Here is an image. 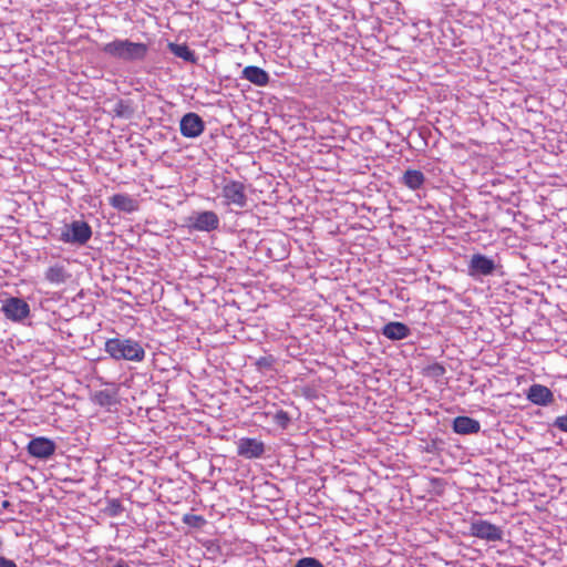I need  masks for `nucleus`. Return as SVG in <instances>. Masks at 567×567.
Here are the masks:
<instances>
[{
    "instance_id": "f257e3e1",
    "label": "nucleus",
    "mask_w": 567,
    "mask_h": 567,
    "mask_svg": "<svg viewBox=\"0 0 567 567\" xmlns=\"http://www.w3.org/2000/svg\"><path fill=\"white\" fill-rule=\"evenodd\" d=\"M148 53V47L128 39H115L109 42V55L126 63L142 62Z\"/></svg>"
},
{
    "instance_id": "f03ea898",
    "label": "nucleus",
    "mask_w": 567,
    "mask_h": 567,
    "mask_svg": "<svg viewBox=\"0 0 567 567\" xmlns=\"http://www.w3.org/2000/svg\"><path fill=\"white\" fill-rule=\"evenodd\" d=\"M109 357L115 360L141 362L145 358V350L136 340L109 338Z\"/></svg>"
},
{
    "instance_id": "7ed1b4c3",
    "label": "nucleus",
    "mask_w": 567,
    "mask_h": 567,
    "mask_svg": "<svg viewBox=\"0 0 567 567\" xmlns=\"http://www.w3.org/2000/svg\"><path fill=\"white\" fill-rule=\"evenodd\" d=\"M220 219L213 210L194 212L186 218V226L189 230L210 233L219 228Z\"/></svg>"
},
{
    "instance_id": "20e7f679",
    "label": "nucleus",
    "mask_w": 567,
    "mask_h": 567,
    "mask_svg": "<svg viewBox=\"0 0 567 567\" xmlns=\"http://www.w3.org/2000/svg\"><path fill=\"white\" fill-rule=\"evenodd\" d=\"M128 393V386L124 384H116L109 382V414L116 413V420L120 419V414L123 416L127 415V403L128 400L125 394ZM112 421L111 415H109V422Z\"/></svg>"
},
{
    "instance_id": "39448f33",
    "label": "nucleus",
    "mask_w": 567,
    "mask_h": 567,
    "mask_svg": "<svg viewBox=\"0 0 567 567\" xmlns=\"http://www.w3.org/2000/svg\"><path fill=\"white\" fill-rule=\"evenodd\" d=\"M470 535L486 542H499L503 539L501 526L485 519H473L470 523Z\"/></svg>"
},
{
    "instance_id": "423d86ee",
    "label": "nucleus",
    "mask_w": 567,
    "mask_h": 567,
    "mask_svg": "<svg viewBox=\"0 0 567 567\" xmlns=\"http://www.w3.org/2000/svg\"><path fill=\"white\" fill-rule=\"evenodd\" d=\"M92 235L91 227L82 220L66 224L61 233V240L72 244H85Z\"/></svg>"
},
{
    "instance_id": "0eeeda50",
    "label": "nucleus",
    "mask_w": 567,
    "mask_h": 567,
    "mask_svg": "<svg viewBox=\"0 0 567 567\" xmlns=\"http://www.w3.org/2000/svg\"><path fill=\"white\" fill-rule=\"evenodd\" d=\"M221 195L225 198V205L245 208L247 206L246 187L241 182L229 181L223 186Z\"/></svg>"
},
{
    "instance_id": "6e6552de",
    "label": "nucleus",
    "mask_w": 567,
    "mask_h": 567,
    "mask_svg": "<svg viewBox=\"0 0 567 567\" xmlns=\"http://www.w3.org/2000/svg\"><path fill=\"white\" fill-rule=\"evenodd\" d=\"M496 268L497 265L494 258L487 257L483 254L472 255L467 266L468 275L473 278L492 276Z\"/></svg>"
},
{
    "instance_id": "1a4fd4ad",
    "label": "nucleus",
    "mask_w": 567,
    "mask_h": 567,
    "mask_svg": "<svg viewBox=\"0 0 567 567\" xmlns=\"http://www.w3.org/2000/svg\"><path fill=\"white\" fill-rule=\"evenodd\" d=\"M179 131L186 138H196L205 131V122L197 113L188 112L179 121Z\"/></svg>"
},
{
    "instance_id": "9d476101",
    "label": "nucleus",
    "mask_w": 567,
    "mask_h": 567,
    "mask_svg": "<svg viewBox=\"0 0 567 567\" xmlns=\"http://www.w3.org/2000/svg\"><path fill=\"white\" fill-rule=\"evenodd\" d=\"M2 311L7 319L12 321H22L29 316L30 307L23 299L10 297L4 301Z\"/></svg>"
},
{
    "instance_id": "9b49d317",
    "label": "nucleus",
    "mask_w": 567,
    "mask_h": 567,
    "mask_svg": "<svg viewBox=\"0 0 567 567\" xmlns=\"http://www.w3.org/2000/svg\"><path fill=\"white\" fill-rule=\"evenodd\" d=\"M265 451V443L255 437H241L237 442V454L248 460L261 457Z\"/></svg>"
},
{
    "instance_id": "f8f14e48",
    "label": "nucleus",
    "mask_w": 567,
    "mask_h": 567,
    "mask_svg": "<svg viewBox=\"0 0 567 567\" xmlns=\"http://www.w3.org/2000/svg\"><path fill=\"white\" fill-rule=\"evenodd\" d=\"M56 450L55 443L44 436L32 439L27 446L28 453L37 458L47 460L51 457Z\"/></svg>"
},
{
    "instance_id": "ddd939ff",
    "label": "nucleus",
    "mask_w": 567,
    "mask_h": 567,
    "mask_svg": "<svg viewBox=\"0 0 567 567\" xmlns=\"http://www.w3.org/2000/svg\"><path fill=\"white\" fill-rule=\"evenodd\" d=\"M110 204L124 214H132L140 209L138 198L128 194H114L110 198Z\"/></svg>"
},
{
    "instance_id": "4468645a",
    "label": "nucleus",
    "mask_w": 567,
    "mask_h": 567,
    "mask_svg": "<svg viewBox=\"0 0 567 567\" xmlns=\"http://www.w3.org/2000/svg\"><path fill=\"white\" fill-rule=\"evenodd\" d=\"M109 310L115 313L117 310L122 313L121 320L126 328H133L136 323V318L133 316L134 308L127 302H121L114 297L109 296Z\"/></svg>"
},
{
    "instance_id": "2eb2a0df",
    "label": "nucleus",
    "mask_w": 567,
    "mask_h": 567,
    "mask_svg": "<svg viewBox=\"0 0 567 567\" xmlns=\"http://www.w3.org/2000/svg\"><path fill=\"white\" fill-rule=\"evenodd\" d=\"M381 333L391 341H400L411 334V329L403 322L391 321L382 327Z\"/></svg>"
},
{
    "instance_id": "dca6fc26",
    "label": "nucleus",
    "mask_w": 567,
    "mask_h": 567,
    "mask_svg": "<svg viewBox=\"0 0 567 567\" xmlns=\"http://www.w3.org/2000/svg\"><path fill=\"white\" fill-rule=\"evenodd\" d=\"M527 399L536 405L546 406L554 401V394L545 385L533 384L528 389Z\"/></svg>"
},
{
    "instance_id": "f3484780",
    "label": "nucleus",
    "mask_w": 567,
    "mask_h": 567,
    "mask_svg": "<svg viewBox=\"0 0 567 567\" xmlns=\"http://www.w3.org/2000/svg\"><path fill=\"white\" fill-rule=\"evenodd\" d=\"M480 430V422L470 416H457L453 420V431L457 434H476Z\"/></svg>"
},
{
    "instance_id": "a211bd4d",
    "label": "nucleus",
    "mask_w": 567,
    "mask_h": 567,
    "mask_svg": "<svg viewBox=\"0 0 567 567\" xmlns=\"http://www.w3.org/2000/svg\"><path fill=\"white\" fill-rule=\"evenodd\" d=\"M241 78L257 86H265L269 83V74L261 68L255 65L246 66L241 72Z\"/></svg>"
},
{
    "instance_id": "6ab92c4d",
    "label": "nucleus",
    "mask_w": 567,
    "mask_h": 567,
    "mask_svg": "<svg viewBox=\"0 0 567 567\" xmlns=\"http://www.w3.org/2000/svg\"><path fill=\"white\" fill-rule=\"evenodd\" d=\"M402 183L411 190L420 189L425 183L424 174L419 169H408L402 176Z\"/></svg>"
},
{
    "instance_id": "aec40b11",
    "label": "nucleus",
    "mask_w": 567,
    "mask_h": 567,
    "mask_svg": "<svg viewBox=\"0 0 567 567\" xmlns=\"http://www.w3.org/2000/svg\"><path fill=\"white\" fill-rule=\"evenodd\" d=\"M44 277L51 284L61 285L66 282L71 275L63 265L56 264L47 269Z\"/></svg>"
},
{
    "instance_id": "412c9836",
    "label": "nucleus",
    "mask_w": 567,
    "mask_h": 567,
    "mask_svg": "<svg viewBox=\"0 0 567 567\" xmlns=\"http://www.w3.org/2000/svg\"><path fill=\"white\" fill-rule=\"evenodd\" d=\"M112 111L115 117L131 118L135 111L134 103L131 99H117Z\"/></svg>"
},
{
    "instance_id": "4be33fe9",
    "label": "nucleus",
    "mask_w": 567,
    "mask_h": 567,
    "mask_svg": "<svg viewBox=\"0 0 567 567\" xmlns=\"http://www.w3.org/2000/svg\"><path fill=\"white\" fill-rule=\"evenodd\" d=\"M114 533V547L121 548V543L118 542L121 538H127L131 533V527L127 524H118L111 522L109 524V537H111Z\"/></svg>"
},
{
    "instance_id": "5701e85b",
    "label": "nucleus",
    "mask_w": 567,
    "mask_h": 567,
    "mask_svg": "<svg viewBox=\"0 0 567 567\" xmlns=\"http://www.w3.org/2000/svg\"><path fill=\"white\" fill-rule=\"evenodd\" d=\"M169 51L177 58L183 59L186 62L195 63L196 55L194 51H192L187 44H178V43H168Z\"/></svg>"
},
{
    "instance_id": "b1692460",
    "label": "nucleus",
    "mask_w": 567,
    "mask_h": 567,
    "mask_svg": "<svg viewBox=\"0 0 567 567\" xmlns=\"http://www.w3.org/2000/svg\"><path fill=\"white\" fill-rule=\"evenodd\" d=\"M272 421L280 429L286 430L289 426L290 422H291V417H290V415L286 411L277 410L272 414Z\"/></svg>"
},
{
    "instance_id": "393cba45",
    "label": "nucleus",
    "mask_w": 567,
    "mask_h": 567,
    "mask_svg": "<svg viewBox=\"0 0 567 567\" xmlns=\"http://www.w3.org/2000/svg\"><path fill=\"white\" fill-rule=\"evenodd\" d=\"M182 520L184 524L194 528H200L206 523L205 518L202 515L195 514H185Z\"/></svg>"
},
{
    "instance_id": "a878e982",
    "label": "nucleus",
    "mask_w": 567,
    "mask_h": 567,
    "mask_svg": "<svg viewBox=\"0 0 567 567\" xmlns=\"http://www.w3.org/2000/svg\"><path fill=\"white\" fill-rule=\"evenodd\" d=\"M125 512L120 499H109V517L121 516Z\"/></svg>"
},
{
    "instance_id": "bb28decb",
    "label": "nucleus",
    "mask_w": 567,
    "mask_h": 567,
    "mask_svg": "<svg viewBox=\"0 0 567 567\" xmlns=\"http://www.w3.org/2000/svg\"><path fill=\"white\" fill-rule=\"evenodd\" d=\"M293 567H324L323 564L315 557H303L297 560Z\"/></svg>"
},
{
    "instance_id": "cd10ccee",
    "label": "nucleus",
    "mask_w": 567,
    "mask_h": 567,
    "mask_svg": "<svg viewBox=\"0 0 567 567\" xmlns=\"http://www.w3.org/2000/svg\"><path fill=\"white\" fill-rule=\"evenodd\" d=\"M274 362H275V360L271 355L260 357L256 361V367L259 370H269L272 368Z\"/></svg>"
},
{
    "instance_id": "c85d7f7f",
    "label": "nucleus",
    "mask_w": 567,
    "mask_h": 567,
    "mask_svg": "<svg viewBox=\"0 0 567 567\" xmlns=\"http://www.w3.org/2000/svg\"><path fill=\"white\" fill-rule=\"evenodd\" d=\"M553 427L558 429L561 432L567 433V413L560 416H557L553 422Z\"/></svg>"
},
{
    "instance_id": "c756f323",
    "label": "nucleus",
    "mask_w": 567,
    "mask_h": 567,
    "mask_svg": "<svg viewBox=\"0 0 567 567\" xmlns=\"http://www.w3.org/2000/svg\"><path fill=\"white\" fill-rule=\"evenodd\" d=\"M445 371V368L441 363H434L429 367L430 374L436 378L444 375Z\"/></svg>"
},
{
    "instance_id": "7c9ffc66",
    "label": "nucleus",
    "mask_w": 567,
    "mask_h": 567,
    "mask_svg": "<svg viewBox=\"0 0 567 567\" xmlns=\"http://www.w3.org/2000/svg\"><path fill=\"white\" fill-rule=\"evenodd\" d=\"M109 567H131L130 564L123 559L113 563V558L109 556Z\"/></svg>"
},
{
    "instance_id": "2f4dec72",
    "label": "nucleus",
    "mask_w": 567,
    "mask_h": 567,
    "mask_svg": "<svg viewBox=\"0 0 567 567\" xmlns=\"http://www.w3.org/2000/svg\"><path fill=\"white\" fill-rule=\"evenodd\" d=\"M0 567H18V566L13 560L6 558L4 556H0Z\"/></svg>"
},
{
    "instance_id": "473e14b6",
    "label": "nucleus",
    "mask_w": 567,
    "mask_h": 567,
    "mask_svg": "<svg viewBox=\"0 0 567 567\" xmlns=\"http://www.w3.org/2000/svg\"><path fill=\"white\" fill-rule=\"evenodd\" d=\"M95 399L101 405H103L106 402V393L104 391H100L95 395Z\"/></svg>"
},
{
    "instance_id": "72a5a7b5",
    "label": "nucleus",
    "mask_w": 567,
    "mask_h": 567,
    "mask_svg": "<svg viewBox=\"0 0 567 567\" xmlns=\"http://www.w3.org/2000/svg\"><path fill=\"white\" fill-rule=\"evenodd\" d=\"M10 506H11V503L9 501L6 499V501L2 502V507L3 508H9Z\"/></svg>"
}]
</instances>
